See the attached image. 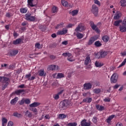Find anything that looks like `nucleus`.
I'll use <instances>...</instances> for the list:
<instances>
[{"mask_svg": "<svg viewBox=\"0 0 126 126\" xmlns=\"http://www.w3.org/2000/svg\"><path fill=\"white\" fill-rule=\"evenodd\" d=\"M120 86H121V85H115L113 87V88L114 89H118V88H119Z\"/></svg>", "mask_w": 126, "mask_h": 126, "instance_id": "052dcab7", "label": "nucleus"}, {"mask_svg": "<svg viewBox=\"0 0 126 126\" xmlns=\"http://www.w3.org/2000/svg\"><path fill=\"white\" fill-rule=\"evenodd\" d=\"M49 57L52 61H54V60L56 59V56H55V55H50Z\"/></svg>", "mask_w": 126, "mask_h": 126, "instance_id": "bf43d9fd", "label": "nucleus"}, {"mask_svg": "<svg viewBox=\"0 0 126 126\" xmlns=\"http://www.w3.org/2000/svg\"><path fill=\"white\" fill-rule=\"evenodd\" d=\"M44 118L46 120H50V115H46L45 116Z\"/></svg>", "mask_w": 126, "mask_h": 126, "instance_id": "e2e57ef3", "label": "nucleus"}, {"mask_svg": "<svg viewBox=\"0 0 126 126\" xmlns=\"http://www.w3.org/2000/svg\"><path fill=\"white\" fill-rule=\"evenodd\" d=\"M92 102V98L86 97L83 100V103H91Z\"/></svg>", "mask_w": 126, "mask_h": 126, "instance_id": "aec40b11", "label": "nucleus"}, {"mask_svg": "<svg viewBox=\"0 0 126 126\" xmlns=\"http://www.w3.org/2000/svg\"><path fill=\"white\" fill-rule=\"evenodd\" d=\"M67 126H77V123H76L75 122L69 123L67 124Z\"/></svg>", "mask_w": 126, "mask_h": 126, "instance_id": "c03bdc74", "label": "nucleus"}, {"mask_svg": "<svg viewBox=\"0 0 126 126\" xmlns=\"http://www.w3.org/2000/svg\"><path fill=\"white\" fill-rule=\"evenodd\" d=\"M90 25L93 30H94L96 33H100V30H99V29L97 27V26L94 24L93 21H91L90 22Z\"/></svg>", "mask_w": 126, "mask_h": 126, "instance_id": "39448f33", "label": "nucleus"}, {"mask_svg": "<svg viewBox=\"0 0 126 126\" xmlns=\"http://www.w3.org/2000/svg\"><path fill=\"white\" fill-rule=\"evenodd\" d=\"M64 77V75L62 73H59L57 75L56 78H63Z\"/></svg>", "mask_w": 126, "mask_h": 126, "instance_id": "ea45409f", "label": "nucleus"}, {"mask_svg": "<svg viewBox=\"0 0 126 126\" xmlns=\"http://www.w3.org/2000/svg\"><path fill=\"white\" fill-rule=\"evenodd\" d=\"M25 115L26 117H28V118H32V117L33 116L32 112H31L30 111H29L28 110H27L25 112Z\"/></svg>", "mask_w": 126, "mask_h": 126, "instance_id": "6ab92c4d", "label": "nucleus"}, {"mask_svg": "<svg viewBox=\"0 0 126 126\" xmlns=\"http://www.w3.org/2000/svg\"><path fill=\"white\" fill-rule=\"evenodd\" d=\"M83 30H85V28L83 25L80 24L78 25L77 27L75 30V31H76V32H82Z\"/></svg>", "mask_w": 126, "mask_h": 126, "instance_id": "0eeeda50", "label": "nucleus"}, {"mask_svg": "<svg viewBox=\"0 0 126 126\" xmlns=\"http://www.w3.org/2000/svg\"><path fill=\"white\" fill-rule=\"evenodd\" d=\"M99 54L102 58H105L108 55V53L106 51H101L99 53Z\"/></svg>", "mask_w": 126, "mask_h": 126, "instance_id": "a878e982", "label": "nucleus"}, {"mask_svg": "<svg viewBox=\"0 0 126 126\" xmlns=\"http://www.w3.org/2000/svg\"><path fill=\"white\" fill-rule=\"evenodd\" d=\"M6 17L9 18V17H11V16H12V15H11L9 13H7L6 14Z\"/></svg>", "mask_w": 126, "mask_h": 126, "instance_id": "69168bd1", "label": "nucleus"}, {"mask_svg": "<svg viewBox=\"0 0 126 126\" xmlns=\"http://www.w3.org/2000/svg\"><path fill=\"white\" fill-rule=\"evenodd\" d=\"M62 56H63V57H68V58L71 56V54L69 53H64L62 54Z\"/></svg>", "mask_w": 126, "mask_h": 126, "instance_id": "49530a36", "label": "nucleus"}, {"mask_svg": "<svg viewBox=\"0 0 126 126\" xmlns=\"http://www.w3.org/2000/svg\"><path fill=\"white\" fill-rule=\"evenodd\" d=\"M57 47V44L56 43H54L51 45L52 48H56Z\"/></svg>", "mask_w": 126, "mask_h": 126, "instance_id": "0e129e2a", "label": "nucleus"}, {"mask_svg": "<svg viewBox=\"0 0 126 126\" xmlns=\"http://www.w3.org/2000/svg\"><path fill=\"white\" fill-rule=\"evenodd\" d=\"M25 19L28 21L33 22L35 21V16H32L30 13H27L25 14Z\"/></svg>", "mask_w": 126, "mask_h": 126, "instance_id": "f03ea898", "label": "nucleus"}, {"mask_svg": "<svg viewBox=\"0 0 126 126\" xmlns=\"http://www.w3.org/2000/svg\"><path fill=\"white\" fill-rule=\"evenodd\" d=\"M58 118L60 119V120H63V119L66 118V115L63 114H60L58 115Z\"/></svg>", "mask_w": 126, "mask_h": 126, "instance_id": "c756f323", "label": "nucleus"}, {"mask_svg": "<svg viewBox=\"0 0 126 126\" xmlns=\"http://www.w3.org/2000/svg\"><path fill=\"white\" fill-rule=\"evenodd\" d=\"M0 82L2 83V90H4L9 84V78L5 77H0Z\"/></svg>", "mask_w": 126, "mask_h": 126, "instance_id": "f257e3e1", "label": "nucleus"}, {"mask_svg": "<svg viewBox=\"0 0 126 126\" xmlns=\"http://www.w3.org/2000/svg\"><path fill=\"white\" fill-rule=\"evenodd\" d=\"M61 3L63 6H68V2L64 0H62Z\"/></svg>", "mask_w": 126, "mask_h": 126, "instance_id": "72a5a7b5", "label": "nucleus"}, {"mask_svg": "<svg viewBox=\"0 0 126 126\" xmlns=\"http://www.w3.org/2000/svg\"><path fill=\"white\" fill-rule=\"evenodd\" d=\"M95 65L96 67H101V66H103L104 64L98 62V61H96L95 63Z\"/></svg>", "mask_w": 126, "mask_h": 126, "instance_id": "cd10ccee", "label": "nucleus"}, {"mask_svg": "<svg viewBox=\"0 0 126 126\" xmlns=\"http://www.w3.org/2000/svg\"><path fill=\"white\" fill-rule=\"evenodd\" d=\"M35 48H36V49H41V44L39 43H36L35 44Z\"/></svg>", "mask_w": 126, "mask_h": 126, "instance_id": "603ef678", "label": "nucleus"}, {"mask_svg": "<svg viewBox=\"0 0 126 126\" xmlns=\"http://www.w3.org/2000/svg\"><path fill=\"white\" fill-rule=\"evenodd\" d=\"M67 44H68V42H67V41H64L62 42V45H67Z\"/></svg>", "mask_w": 126, "mask_h": 126, "instance_id": "338daca9", "label": "nucleus"}, {"mask_svg": "<svg viewBox=\"0 0 126 126\" xmlns=\"http://www.w3.org/2000/svg\"><path fill=\"white\" fill-rule=\"evenodd\" d=\"M76 36H77V38L78 39H82V38H83L84 35H83V34H82L81 33H77L76 34Z\"/></svg>", "mask_w": 126, "mask_h": 126, "instance_id": "c9c22d12", "label": "nucleus"}, {"mask_svg": "<svg viewBox=\"0 0 126 126\" xmlns=\"http://www.w3.org/2000/svg\"><path fill=\"white\" fill-rule=\"evenodd\" d=\"M13 126V122H12L11 121H9L8 123L7 126Z\"/></svg>", "mask_w": 126, "mask_h": 126, "instance_id": "680f3d73", "label": "nucleus"}, {"mask_svg": "<svg viewBox=\"0 0 126 126\" xmlns=\"http://www.w3.org/2000/svg\"><path fill=\"white\" fill-rule=\"evenodd\" d=\"M41 103L39 102H34L30 105V108H36V107H38V106H40Z\"/></svg>", "mask_w": 126, "mask_h": 126, "instance_id": "f3484780", "label": "nucleus"}, {"mask_svg": "<svg viewBox=\"0 0 126 126\" xmlns=\"http://www.w3.org/2000/svg\"><path fill=\"white\" fill-rule=\"evenodd\" d=\"M81 126H91V123H87L86 120L84 119L81 122Z\"/></svg>", "mask_w": 126, "mask_h": 126, "instance_id": "f8f14e48", "label": "nucleus"}, {"mask_svg": "<svg viewBox=\"0 0 126 126\" xmlns=\"http://www.w3.org/2000/svg\"><path fill=\"white\" fill-rule=\"evenodd\" d=\"M28 3L29 5L33 7V6H36V4H33V0H28Z\"/></svg>", "mask_w": 126, "mask_h": 126, "instance_id": "bb28decb", "label": "nucleus"}, {"mask_svg": "<svg viewBox=\"0 0 126 126\" xmlns=\"http://www.w3.org/2000/svg\"><path fill=\"white\" fill-rule=\"evenodd\" d=\"M71 103L70 101L68 100L64 99L61 103L62 108H65V107H67V106H69Z\"/></svg>", "mask_w": 126, "mask_h": 126, "instance_id": "423d86ee", "label": "nucleus"}, {"mask_svg": "<svg viewBox=\"0 0 126 126\" xmlns=\"http://www.w3.org/2000/svg\"><path fill=\"white\" fill-rule=\"evenodd\" d=\"M25 87V85L24 84H22L18 86V88H24Z\"/></svg>", "mask_w": 126, "mask_h": 126, "instance_id": "774afa93", "label": "nucleus"}, {"mask_svg": "<svg viewBox=\"0 0 126 126\" xmlns=\"http://www.w3.org/2000/svg\"><path fill=\"white\" fill-rule=\"evenodd\" d=\"M53 98H54V99H55V100H58L60 98V95L58 94H57L54 95Z\"/></svg>", "mask_w": 126, "mask_h": 126, "instance_id": "4d7b16f0", "label": "nucleus"}, {"mask_svg": "<svg viewBox=\"0 0 126 126\" xmlns=\"http://www.w3.org/2000/svg\"><path fill=\"white\" fill-rule=\"evenodd\" d=\"M102 40L105 43H107L109 41V36L107 35H104L102 37Z\"/></svg>", "mask_w": 126, "mask_h": 126, "instance_id": "b1692460", "label": "nucleus"}, {"mask_svg": "<svg viewBox=\"0 0 126 126\" xmlns=\"http://www.w3.org/2000/svg\"><path fill=\"white\" fill-rule=\"evenodd\" d=\"M14 117H17V118H21L22 117V115L21 114H19L17 112H15L13 113Z\"/></svg>", "mask_w": 126, "mask_h": 126, "instance_id": "a19ab883", "label": "nucleus"}, {"mask_svg": "<svg viewBox=\"0 0 126 126\" xmlns=\"http://www.w3.org/2000/svg\"><path fill=\"white\" fill-rule=\"evenodd\" d=\"M24 90H17L14 92H13L11 94V96H13V95H20L22 92H24Z\"/></svg>", "mask_w": 126, "mask_h": 126, "instance_id": "9b49d317", "label": "nucleus"}, {"mask_svg": "<svg viewBox=\"0 0 126 126\" xmlns=\"http://www.w3.org/2000/svg\"><path fill=\"white\" fill-rule=\"evenodd\" d=\"M28 11V9L27 7L21 8L20 9V11L21 13H26V12H27Z\"/></svg>", "mask_w": 126, "mask_h": 126, "instance_id": "c85d7f7f", "label": "nucleus"}, {"mask_svg": "<svg viewBox=\"0 0 126 126\" xmlns=\"http://www.w3.org/2000/svg\"><path fill=\"white\" fill-rule=\"evenodd\" d=\"M121 17V13L120 12H117L114 17V19L115 20H118Z\"/></svg>", "mask_w": 126, "mask_h": 126, "instance_id": "5701e85b", "label": "nucleus"}, {"mask_svg": "<svg viewBox=\"0 0 126 126\" xmlns=\"http://www.w3.org/2000/svg\"><path fill=\"white\" fill-rule=\"evenodd\" d=\"M97 39H98V37L96 36L92 37L89 40L88 42V45H92V43H94V42H95V41H96V40H97Z\"/></svg>", "mask_w": 126, "mask_h": 126, "instance_id": "6e6552de", "label": "nucleus"}, {"mask_svg": "<svg viewBox=\"0 0 126 126\" xmlns=\"http://www.w3.org/2000/svg\"><path fill=\"white\" fill-rule=\"evenodd\" d=\"M18 54V50H13L10 52V55L11 56H16L17 54Z\"/></svg>", "mask_w": 126, "mask_h": 126, "instance_id": "473e14b6", "label": "nucleus"}, {"mask_svg": "<svg viewBox=\"0 0 126 126\" xmlns=\"http://www.w3.org/2000/svg\"><path fill=\"white\" fill-rule=\"evenodd\" d=\"M120 31L123 33L126 32V19L124 20L122 25L119 27Z\"/></svg>", "mask_w": 126, "mask_h": 126, "instance_id": "20e7f679", "label": "nucleus"}, {"mask_svg": "<svg viewBox=\"0 0 126 126\" xmlns=\"http://www.w3.org/2000/svg\"><path fill=\"white\" fill-rule=\"evenodd\" d=\"M25 78L26 79H28V80H29V81H32V80H34V79H35V76L31 77V74L30 73L29 74L26 75Z\"/></svg>", "mask_w": 126, "mask_h": 126, "instance_id": "4468645a", "label": "nucleus"}, {"mask_svg": "<svg viewBox=\"0 0 126 126\" xmlns=\"http://www.w3.org/2000/svg\"><path fill=\"white\" fill-rule=\"evenodd\" d=\"M83 86L85 90H89L92 88V84L90 83H85Z\"/></svg>", "mask_w": 126, "mask_h": 126, "instance_id": "9d476101", "label": "nucleus"}, {"mask_svg": "<svg viewBox=\"0 0 126 126\" xmlns=\"http://www.w3.org/2000/svg\"><path fill=\"white\" fill-rule=\"evenodd\" d=\"M38 75L39 76H46V72H45V70L44 69H40L38 72Z\"/></svg>", "mask_w": 126, "mask_h": 126, "instance_id": "2eb2a0df", "label": "nucleus"}, {"mask_svg": "<svg viewBox=\"0 0 126 126\" xmlns=\"http://www.w3.org/2000/svg\"><path fill=\"white\" fill-rule=\"evenodd\" d=\"M22 42V39L21 38H18L13 41V45H18L21 44Z\"/></svg>", "mask_w": 126, "mask_h": 126, "instance_id": "a211bd4d", "label": "nucleus"}, {"mask_svg": "<svg viewBox=\"0 0 126 126\" xmlns=\"http://www.w3.org/2000/svg\"><path fill=\"white\" fill-rule=\"evenodd\" d=\"M24 100L25 104H30V103H31V101L29 98H27L26 99L24 98Z\"/></svg>", "mask_w": 126, "mask_h": 126, "instance_id": "864d4df0", "label": "nucleus"}, {"mask_svg": "<svg viewBox=\"0 0 126 126\" xmlns=\"http://www.w3.org/2000/svg\"><path fill=\"white\" fill-rule=\"evenodd\" d=\"M94 2L95 4H97V5H99L100 6L101 5V3H100V1L98 0H94Z\"/></svg>", "mask_w": 126, "mask_h": 126, "instance_id": "6e6d98bb", "label": "nucleus"}, {"mask_svg": "<svg viewBox=\"0 0 126 126\" xmlns=\"http://www.w3.org/2000/svg\"><path fill=\"white\" fill-rule=\"evenodd\" d=\"M126 58L122 63L118 66V68H120V67H122V66H124V65H125V64H126Z\"/></svg>", "mask_w": 126, "mask_h": 126, "instance_id": "de8ad7c7", "label": "nucleus"}, {"mask_svg": "<svg viewBox=\"0 0 126 126\" xmlns=\"http://www.w3.org/2000/svg\"><path fill=\"white\" fill-rule=\"evenodd\" d=\"M63 24H60L57 25L56 27V29H58V28H63Z\"/></svg>", "mask_w": 126, "mask_h": 126, "instance_id": "3c124183", "label": "nucleus"}, {"mask_svg": "<svg viewBox=\"0 0 126 126\" xmlns=\"http://www.w3.org/2000/svg\"><path fill=\"white\" fill-rule=\"evenodd\" d=\"M94 92L95 94H99L101 93V90L100 89H95L94 90Z\"/></svg>", "mask_w": 126, "mask_h": 126, "instance_id": "79ce46f5", "label": "nucleus"}, {"mask_svg": "<svg viewBox=\"0 0 126 126\" xmlns=\"http://www.w3.org/2000/svg\"><path fill=\"white\" fill-rule=\"evenodd\" d=\"M67 60L69 62H74V59H73V56H72L71 54V56L67 58Z\"/></svg>", "mask_w": 126, "mask_h": 126, "instance_id": "a18cd8bd", "label": "nucleus"}, {"mask_svg": "<svg viewBox=\"0 0 126 126\" xmlns=\"http://www.w3.org/2000/svg\"><path fill=\"white\" fill-rule=\"evenodd\" d=\"M17 101H18V97H15L14 99H12L10 101V104L11 105H15L16 103H17Z\"/></svg>", "mask_w": 126, "mask_h": 126, "instance_id": "4be33fe9", "label": "nucleus"}, {"mask_svg": "<svg viewBox=\"0 0 126 126\" xmlns=\"http://www.w3.org/2000/svg\"><path fill=\"white\" fill-rule=\"evenodd\" d=\"M95 107H96L97 110H98V111H103V110H104V109H105V107H104V106H103L102 105H99L98 104H96L95 105Z\"/></svg>", "mask_w": 126, "mask_h": 126, "instance_id": "412c9836", "label": "nucleus"}, {"mask_svg": "<svg viewBox=\"0 0 126 126\" xmlns=\"http://www.w3.org/2000/svg\"><path fill=\"white\" fill-rule=\"evenodd\" d=\"M77 13H78V10H74L71 12V14L72 15V16L77 15Z\"/></svg>", "mask_w": 126, "mask_h": 126, "instance_id": "4c0bfd02", "label": "nucleus"}, {"mask_svg": "<svg viewBox=\"0 0 126 126\" xmlns=\"http://www.w3.org/2000/svg\"><path fill=\"white\" fill-rule=\"evenodd\" d=\"M113 118H115V115H114L109 116L106 120L107 123H108V124H110V123H111V121H112Z\"/></svg>", "mask_w": 126, "mask_h": 126, "instance_id": "7c9ffc66", "label": "nucleus"}, {"mask_svg": "<svg viewBox=\"0 0 126 126\" xmlns=\"http://www.w3.org/2000/svg\"><path fill=\"white\" fill-rule=\"evenodd\" d=\"M120 3L121 6H126V0H121L120 1Z\"/></svg>", "mask_w": 126, "mask_h": 126, "instance_id": "58836bf2", "label": "nucleus"}, {"mask_svg": "<svg viewBox=\"0 0 126 126\" xmlns=\"http://www.w3.org/2000/svg\"><path fill=\"white\" fill-rule=\"evenodd\" d=\"M117 79H118V77H117V74L114 73L110 79L111 83H116L117 82Z\"/></svg>", "mask_w": 126, "mask_h": 126, "instance_id": "1a4fd4ad", "label": "nucleus"}, {"mask_svg": "<svg viewBox=\"0 0 126 126\" xmlns=\"http://www.w3.org/2000/svg\"><path fill=\"white\" fill-rule=\"evenodd\" d=\"M49 70H56V65H50L48 66Z\"/></svg>", "mask_w": 126, "mask_h": 126, "instance_id": "2f4dec72", "label": "nucleus"}, {"mask_svg": "<svg viewBox=\"0 0 126 126\" xmlns=\"http://www.w3.org/2000/svg\"><path fill=\"white\" fill-rule=\"evenodd\" d=\"M52 12L53 13H56V12H58V7L55 6L52 8Z\"/></svg>", "mask_w": 126, "mask_h": 126, "instance_id": "09e8293b", "label": "nucleus"}, {"mask_svg": "<svg viewBox=\"0 0 126 126\" xmlns=\"http://www.w3.org/2000/svg\"><path fill=\"white\" fill-rule=\"evenodd\" d=\"M104 102H110L111 101V98L109 97H106L104 99Z\"/></svg>", "mask_w": 126, "mask_h": 126, "instance_id": "13d9d810", "label": "nucleus"}, {"mask_svg": "<svg viewBox=\"0 0 126 126\" xmlns=\"http://www.w3.org/2000/svg\"><path fill=\"white\" fill-rule=\"evenodd\" d=\"M97 120H98V119L96 117H93L92 119L93 123L94 124H97V122H98Z\"/></svg>", "mask_w": 126, "mask_h": 126, "instance_id": "8fccbe9b", "label": "nucleus"}, {"mask_svg": "<svg viewBox=\"0 0 126 126\" xmlns=\"http://www.w3.org/2000/svg\"><path fill=\"white\" fill-rule=\"evenodd\" d=\"M19 105H23V104H24V103H25V100H24V98H23L21 100L19 101L18 102Z\"/></svg>", "mask_w": 126, "mask_h": 126, "instance_id": "5fc2aeb1", "label": "nucleus"}, {"mask_svg": "<svg viewBox=\"0 0 126 126\" xmlns=\"http://www.w3.org/2000/svg\"><path fill=\"white\" fill-rule=\"evenodd\" d=\"M91 11L94 16H98V12H99V8L95 5L94 4L92 5Z\"/></svg>", "mask_w": 126, "mask_h": 126, "instance_id": "7ed1b4c3", "label": "nucleus"}, {"mask_svg": "<svg viewBox=\"0 0 126 126\" xmlns=\"http://www.w3.org/2000/svg\"><path fill=\"white\" fill-rule=\"evenodd\" d=\"M7 119H6L5 118H3L2 119V126H4V124H7Z\"/></svg>", "mask_w": 126, "mask_h": 126, "instance_id": "37998d69", "label": "nucleus"}, {"mask_svg": "<svg viewBox=\"0 0 126 126\" xmlns=\"http://www.w3.org/2000/svg\"><path fill=\"white\" fill-rule=\"evenodd\" d=\"M66 33H67V30L66 29H63L62 31L57 32V34L58 35H65Z\"/></svg>", "mask_w": 126, "mask_h": 126, "instance_id": "ddd939ff", "label": "nucleus"}, {"mask_svg": "<svg viewBox=\"0 0 126 126\" xmlns=\"http://www.w3.org/2000/svg\"><path fill=\"white\" fill-rule=\"evenodd\" d=\"M90 63H91V59H90V57L87 56L84 62L85 65H88V64H90Z\"/></svg>", "mask_w": 126, "mask_h": 126, "instance_id": "dca6fc26", "label": "nucleus"}, {"mask_svg": "<svg viewBox=\"0 0 126 126\" xmlns=\"http://www.w3.org/2000/svg\"><path fill=\"white\" fill-rule=\"evenodd\" d=\"M94 45L95 47H101L102 46V43H101L100 41H96L94 42Z\"/></svg>", "mask_w": 126, "mask_h": 126, "instance_id": "e433bc0d", "label": "nucleus"}, {"mask_svg": "<svg viewBox=\"0 0 126 126\" xmlns=\"http://www.w3.org/2000/svg\"><path fill=\"white\" fill-rule=\"evenodd\" d=\"M122 22H123V21L122 20L115 21L113 25H114V26H120V24L122 23Z\"/></svg>", "mask_w": 126, "mask_h": 126, "instance_id": "393cba45", "label": "nucleus"}, {"mask_svg": "<svg viewBox=\"0 0 126 126\" xmlns=\"http://www.w3.org/2000/svg\"><path fill=\"white\" fill-rule=\"evenodd\" d=\"M29 110H30V111H32V112H33V113H35V115H37V113H38V111H37V108L35 107H30L29 108Z\"/></svg>", "mask_w": 126, "mask_h": 126, "instance_id": "f704fd0d", "label": "nucleus"}]
</instances>
